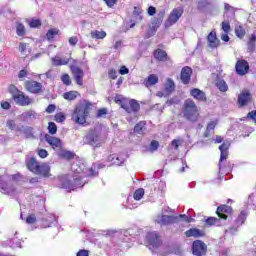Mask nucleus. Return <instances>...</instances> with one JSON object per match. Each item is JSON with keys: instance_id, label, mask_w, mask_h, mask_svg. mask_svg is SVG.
Masks as SVG:
<instances>
[{"instance_id": "51", "label": "nucleus", "mask_w": 256, "mask_h": 256, "mask_svg": "<svg viewBox=\"0 0 256 256\" xmlns=\"http://www.w3.org/2000/svg\"><path fill=\"white\" fill-rule=\"evenodd\" d=\"M55 121L57 123H63V121H65V115L63 113H57L55 115Z\"/></svg>"}, {"instance_id": "7", "label": "nucleus", "mask_w": 256, "mask_h": 256, "mask_svg": "<svg viewBox=\"0 0 256 256\" xmlns=\"http://www.w3.org/2000/svg\"><path fill=\"white\" fill-rule=\"evenodd\" d=\"M24 87L26 91L29 93H33L34 95H39V93H43V84L33 80H27L24 83Z\"/></svg>"}, {"instance_id": "31", "label": "nucleus", "mask_w": 256, "mask_h": 256, "mask_svg": "<svg viewBox=\"0 0 256 256\" xmlns=\"http://www.w3.org/2000/svg\"><path fill=\"white\" fill-rule=\"evenodd\" d=\"M15 191V188L11 186V184H2L0 186V193H3L4 195H11Z\"/></svg>"}, {"instance_id": "1", "label": "nucleus", "mask_w": 256, "mask_h": 256, "mask_svg": "<svg viewBox=\"0 0 256 256\" xmlns=\"http://www.w3.org/2000/svg\"><path fill=\"white\" fill-rule=\"evenodd\" d=\"M92 107L93 105L89 102L79 104L72 113V121L77 123V125H85V123H87V117H89V113L91 112Z\"/></svg>"}, {"instance_id": "52", "label": "nucleus", "mask_w": 256, "mask_h": 256, "mask_svg": "<svg viewBox=\"0 0 256 256\" xmlns=\"http://www.w3.org/2000/svg\"><path fill=\"white\" fill-rule=\"evenodd\" d=\"M37 154L39 155V157H41V159H45L49 155V152H47V150L45 149H39L37 151Z\"/></svg>"}, {"instance_id": "29", "label": "nucleus", "mask_w": 256, "mask_h": 256, "mask_svg": "<svg viewBox=\"0 0 256 256\" xmlns=\"http://www.w3.org/2000/svg\"><path fill=\"white\" fill-rule=\"evenodd\" d=\"M90 37L96 40L105 39V37H107V32L103 30H92L90 32Z\"/></svg>"}, {"instance_id": "24", "label": "nucleus", "mask_w": 256, "mask_h": 256, "mask_svg": "<svg viewBox=\"0 0 256 256\" xmlns=\"http://www.w3.org/2000/svg\"><path fill=\"white\" fill-rule=\"evenodd\" d=\"M51 167L47 163H42L38 166V171L36 172V175H43V177H49L50 176Z\"/></svg>"}, {"instance_id": "42", "label": "nucleus", "mask_w": 256, "mask_h": 256, "mask_svg": "<svg viewBox=\"0 0 256 256\" xmlns=\"http://www.w3.org/2000/svg\"><path fill=\"white\" fill-rule=\"evenodd\" d=\"M135 133H145V122H139L134 127Z\"/></svg>"}, {"instance_id": "8", "label": "nucleus", "mask_w": 256, "mask_h": 256, "mask_svg": "<svg viewBox=\"0 0 256 256\" xmlns=\"http://www.w3.org/2000/svg\"><path fill=\"white\" fill-rule=\"evenodd\" d=\"M193 255L203 256L207 253V245L201 240H196L192 244Z\"/></svg>"}, {"instance_id": "30", "label": "nucleus", "mask_w": 256, "mask_h": 256, "mask_svg": "<svg viewBox=\"0 0 256 256\" xmlns=\"http://www.w3.org/2000/svg\"><path fill=\"white\" fill-rule=\"evenodd\" d=\"M18 132L23 133L26 139H31V137H33V128L29 126H20Z\"/></svg>"}, {"instance_id": "49", "label": "nucleus", "mask_w": 256, "mask_h": 256, "mask_svg": "<svg viewBox=\"0 0 256 256\" xmlns=\"http://www.w3.org/2000/svg\"><path fill=\"white\" fill-rule=\"evenodd\" d=\"M18 49H19V52L21 53V55H27L26 54L27 53V44L20 43Z\"/></svg>"}, {"instance_id": "39", "label": "nucleus", "mask_w": 256, "mask_h": 256, "mask_svg": "<svg viewBox=\"0 0 256 256\" xmlns=\"http://www.w3.org/2000/svg\"><path fill=\"white\" fill-rule=\"evenodd\" d=\"M235 35L239 37V39H243L245 37V29L243 26L238 25L235 27Z\"/></svg>"}, {"instance_id": "26", "label": "nucleus", "mask_w": 256, "mask_h": 256, "mask_svg": "<svg viewBox=\"0 0 256 256\" xmlns=\"http://www.w3.org/2000/svg\"><path fill=\"white\" fill-rule=\"evenodd\" d=\"M46 141L54 149H61V140L57 137L46 136Z\"/></svg>"}, {"instance_id": "56", "label": "nucleus", "mask_w": 256, "mask_h": 256, "mask_svg": "<svg viewBox=\"0 0 256 256\" xmlns=\"http://www.w3.org/2000/svg\"><path fill=\"white\" fill-rule=\"evenodd\" d=\"M222 30L224 33H229V31H231V25L229 22H222Z\"/></svg>"}, {"instance_id": "15", "label": "nucleus", "mask_w": 256, "mask_h": 256, "mask_svg": "<svg viewBox=\"0 0 256 256\" xmlns=\"http://www.w3.org/2000/svg\"><path fill=\"white\" fill-rule=\"evenodd\" d=\"M142 13H143V9L137 6L134 7V10L132 13L133 20H131V24H130L131 29H133L136 23H141V21H143Z\"/></svg>"}, {"instance_id": "64", "label": "nucleus", "mask_w": 256, "mask_h": 256, "mask_svg": "<svg viewBox=\"0 0 256 256\" xmlns=\"http://www.w3.org/2000/svg\"><path fill=\"white\" fill-rule=\"evenodd\" d=\"M76 256H89V251L87 250H80Z\"/></svg>"}, {"instance_id": "44", "label": "nucleus", "mask_w": 256, "mask_h": 256, "mask_svg": "<svg viewBox=\"0 0 256 256\" xmlns=\"http://www.w3.org/2000/svg\"><path fill=\"white\" fill-rule=\"evenodd\" d=\"M7 127L8 129H11V131H19V129H21V126H17L13 120L7 122Z\"/></svg>"}, {"instance_id": "63", "label": "nucleus", "mask_w": 256, "mask_h": 256, "mask_svg": "<svg viewBox=\"0 0 256 256\" xmlns=\"http://www.w3.org/2000/svg\"><path fill=\"white\" fill-rule=\"evenodd\" d=\"M119 73L120 75H127V73H129V69L125 66H121Z\"/></svg>"}, {"instance_id": "3", "label": "nucleus", "mask_w": 256, "mask_h": 256, "mask_svg": "<svg viewBox=\"0 0 256 256\" xmlns=\"http://www.w3.org/2000/svg\"><path fill=\"white\" fill-rule=\"evenodd\" d=\"M84 143L90 145L93 149H99L103 146L104 140L103 135L101 134V129L94 128L90 130L84 137Z\"/></svg>"}, {"instance_id": "55", "label": "nucleus", "mask_w": 256, "mask_h": 256, "mask_svg": "<svg viewBox=\"0 0 256 256\" xmlns=\"http://www.w3.org/2000/svg\"><path fill=\"white\" fill-rule=\"evenodd\" d=\"M181 143H183V140L181 139H174L171 142V145L174 147V149L178 150L179 149V145H181Z\"/></svg>"}, {"instance_id": "2", "label": "nucleus", "mask_w": 256, "mask_h": 256, "mask_svg": "<svg viewBox=\"0 0 256 256\" xmlns=\"http://www.w3.org/2000/svg\"><path fill=\"white\" fill-rule=\"evenodd\" d=\"M182 113L185 119L191 123H197V121H199V108L197 107V104H195V102L191 99L185 100Z\"/></svg>"}, {"instance_id": "61", "label": "nucleus", "mask_w": 256, "mask_h": 256, "mask_svg": "<svg viewBox=\"0 0 256 256\" xmlns=\"http://www.w3.org/2000/svg\"><path fill=\"white\" fill-rule=\"evenodd\" d=\"M147 13H148V15H149L150 17H153V15H155V13H157V9H156L155 7H153V6H150V7L148 8Z\"/></svg>"}, {"instance_id": "13", "label": "nucleus", "mask_w": 256, "mask_h": 256, "mask_svg": "<svg viewBox=\"0 0 256 256\" xmlns=\"http://www.w3.org/2000/svg\"><path fill=\"white\" fill-rule=\"evenodd\" d=\"M231 146V144L229 142H224L222 145L219 146V150L221 152L220 155V163H219V169L221 171V169H223V166L221 165L223 163V161H225V159H227V157H229V147Z\"/></svg>"}, {"instance_id": "6", "label": "nucleus", "mask_w": 256, "mask_h": 256, "mask_svg": "<svg viewBox=\"0 0 256 256\" xmlns=\"http://www.w3.org/2000/svg\"><path fill=\"white\" fill-rule=\"evenodd\" d=\"M60 183V187L62 189H66L67 191H75L77 187H83L84 185L83 181H81L80 178H75L72 183L71 180L67 178V176L62 177L60 179Z\"/></svg>"}, {"instance_id": "18", "label": "nucleus", "mask_w": 256, "mask_h": 256, "mask_svg": "<svg viewBox=\"0 0 256 256\" xmlns=\"http://www.w3.org/2000/svg\"><path fill=\"white\" fill-rule=\"evenodd\" d=\"M177 217L175 216H169V215H158L156 218V223L159 225H171L172 223H175V220Z\"/></svg>"}, {"instance_id": "54", "label": "nucleus", "mask_w": 256, "mask_h": 256, "mask_svg": "<svg viewBox=\"0 0 256 256\" xmlns=\"http://www.w3.org/2000/svg\"><path fill=\"white\" fill-rule=\"evenodd\" d=\"M217 221H219V219H217L215 217H210V218L206 219L205 223H206V225H217Z\"/></svg>"}, {"instance_id": "60", "label": "nucleus", "mask_w": 256, "mask_h": 256, "mask_svg": "<svg viewBox=\"0 0 256 256\" xmlns=\"http://www.w3.org/2000/svg\"><path fill=\"white\" fill-rule=\"evenodd\" d=\"M108 77H110V79H117V71L110 69L108 71Z\"/></svg>"}, {"instance_id": "19", "label": "nucleus", "mask_w": 256, "mask_h": 256, "mask_svg": "<svg viewBox=\"0 0 256 256\" xmlns=\"http://www.w3.org/2000/svg\"><path fill=\"white\" fill-rule=\"evenodd\" d=\"M232 211L233 209L231 208V206L222 205L217 208L216 213L220 219L226 220L227 215L231 214Z\"/></svg>"}, {"instance_id": "12", "label": "nucleus", "mask_w": 256, "mask_h": 256, "mask_svg": "<svg viewBox=\"0 0 256 256\" xmlns=\"http://www.w3.org/2000/svg\"><path fill=\"white\" fill-rule=\"evenodd\" d=\"M141 106L137 103L136 100H126V103L122 104V109H125L127 113H137Z\"/></svg>"}, {"instance_id": "21", "label": "nucleus", "mask_w": 256, "mask_h": 256, "mask_svg": "<svg viewBox=\"0 0 256 256\" xmlns=\"http://www.w3.org/2000/svg\"><path fill=\"white\" fill-rule=\"evenodd\" d=\"M190 95H192V97L196 99V101H201V102L207 101V96L205 95V92L201 91L198 88L192 89L190 91Z\"/></svg>"}, {"instance_id": "43", "label": "nucleus", "mask_w": 256, "mask_h": 256, "mask_svg": "<svg viewBox=\"0 0 256 256\" xmlns=\"http://www.w3.org/2000/svg\"><path fill=\"white\" fill-rule=\"evenodd\" d=\"M59 34V30L57 29H50L48 30L46 37L49 41H51V39H54L55 36H57Z\"/></svg>"}, {"instance_id": "57", "label": "nucleus", "mask_w": 256, "mask_h": 256, "mask_svg": "<svg viewBox=\"0 0 256 256\" xmlns=\"http://www.w3.org/2000/svg\"><path fill=\"white\" fill-rule=\"evenodd\" d=\"M180 219H183V221H186V223H192L193 218L191 216H187L185 214H180Z\"/></svg>"}, {"instance_id": "4", "label": "nucleus", "mask_w": 256, "mask_h": 256, "mask_svg": "<svg viewBox=\"0 0 256 256\" xmlns=\"http://www.w3.org/2000/svg\"><path fill=\"white\" fill-rule=\"evenodd\" d=\"M165 19V9L160 10L157 15L152 18L151 25L148 30V37H153L155 33H157V29L161 27L163 24V20Z\"/></svg>"}, {"instance_id": "14", "label": "nucleus", "mask_w": 256, "mask_h": 256, "mask_svg": "<svg viewBox=\"0 0 256 256\" xmlns=\"http://www.w3.org/2000/svg\"><path fill=\"white\" fill-rule=\"evenodd\" d=\"M69 61V57L62 56L61 54H57L56 56L51 58V63L54 67H61L63 65H67Z\"/></svg>"}, {"instance_id": "62", "label": "nucleus", "mask_w": 256, "mask_h": 256, "mask_svg": "<svg viewBox=\"0 0 256 256\" xmlns=\"http://www.w3.org/2000/svg\"><path fill=\"white\" fill-rule=\"evenodd\" d=\"M55 109H56V106L54 104H50L47 108H46V113H55Z\"/></svg>"}, {"instance_id": "32", "label": "nucleus", "mask_w": 256, "mask_h": 256, "mask_svg": "<svg viewBox=\"0 0 256 256\" xmlns=\"http://www.w3.org/2000/svg\"><path fill=\"white\" fill-rule=\"evenodd\" d=\"M173 91H175V82L168 78L165 84V93L166 95H171Z\"/></svg>"}, {"instance_id": "25", "label": "nucleus", "mask_w": 256, "mask_h": 256, "mask_svg": "<svg viewBox=\"0 0 256 256\" xmlns=\"http://www.w3.org/2000/svg\"><path fill=\"white\" fill-rule=\"evenodd\" d=\"M27 168L29 169V171H31L32 173L37 174V172L39 171V162H37V159L35 158H30L27 162H26Z\"/></svg>"}, {"instance_id": "59", "label": "nucleus", "mask_w": 256, "mask_h": 256, "mask_svg": "<svg viewBox=\"0 0 256 256\" xmlns=\"http://www.w3.org/2000/svg\"><path fill=\"white\" fill-rule=\"evenodd\" d=\"M27 75H29V72H27L26 69H23V70H20V72L18 74V78L25 79V77H27Z\"/></svg>"}, {"instance_id": "45", "label": "nucleus", "mask_w": 256, "mask_h": 256, "mask_svg": "<svg viewBox=\"0 0 256 256\" xmlns=\"http://www.w3.org/2000/svg\"><path fill=\"white\" fill-rule=\"evenodd\" d=\"M48 131L51 135H55L57 133V125L54 122H49Z\"/></svg>"}, {"instance_id": "40", "label": "nucleus", "mask_w": 256, "mask_h": 256, "mask_svg": "<svg viewBox=\"0 0 256 256\" xmlns=\"http://www.w3.org/2000/svg\"><path fill=\"white\" fill-rule=\"evenodd\" d=\"M71 171L79 175L80 173H83V166L79 165L77 162H74L71 166Z\"/></svg>"}, {"instance_id": "48", "label": "nucleus", "mask_w": 256, "mask_h": 256, "mask_svg": "<svg viewBox=\"0 0 256 256\" xmlns=\"http://www.w3.org/2000/svg\"><path fill=\"white\" fill-rule=\"evenodd\" d=\"M61 156L64 157V159H73L75 154L71 151H63Z\"/></svg>"}, {"instance_id": "17", "label": "nucleus", "mask_w": 256, "mask_h": 256, "mask_svg": "<svg viewBox=\"0 0 256 256\" xmlns=\"http://www.w3.org/2000/svg\"><path fill=\"white\" fill-rule=\"evenodd\" d=\"M125 159H127V155L125 154H112L108 157V162L111 163V165H123L125 163Z\"/></svg>"}, {"instance_id": "9", "label": "nucleus", "mask_w": 256, "mask_h": 256, "mask_svg": "<svg viewBox=\"0 0 256 256\" xmlns=\"http://www.w3.org/2000/svg\"><path fill=\"white\" fill-rule=\"evenodd\" d=\"M13 99L15 103L21 107H27V105H31V103H33V99H31L29 96H26L23 92H17V94H14Z\"/></svg>"}, {"instance_id": "33", "label": "nucleus", "mask_w": 256, "mask_h": 256, "mask_svg": "<svg viewBox=\"0 0 256 256\" xmlns=\"http://www.w3.org/2000/svg\"><path fill=\"white\" fill-rule=\"evenodd\" d=\"M154 57L158 61H167V52H165L161 49H158L154 52Z\"/></svg>"}, {"instance_id": "20", "label": "nucleus", "mask_w": 256, "mask_h": 256, "mask_svg": "<svg viewBox=\"0 0 256 256\" xmlns=\"http://www.w3.org/2000/svg\"><path fill=\"white\" fill-rule=\"evenodd\" d=\"M251 101V93L249 91L244 90L238 96V103L241 107L247 105Z\"/></svg>"}, {"instance_id": "23", "label": "nucleus", "mask_w": 256, "mask_h": 256, "mask_svg": "<svg viewBox=\"0 0 256 256\" xmlns=\"http://www.w3.org/2000/svg\"><path fill=\"white\" fill-rule=\"evenodd\" d=\"M207 40L208 45L209 47H211V49L219 47V40L217 39V33L215 31L209 33Z\"/></svg>"}, {"instance_id": "36", "label": "nucleus", "mask_w": 256, "mask_h": 256, "mask_svg": "<svg viewBox=\"0 0 256 256\" xmlns=\"http://www.w3.org/2000/svg\"><path fill=\"white\" fill-rule=\"evenodd\" d=\"M247 219V211L243 210L241 211L240 215L238 216L237 220H236V224L239 225H243V223H245Z\"/></svg>"}, {"instance_id": "16", "label": "nucleus", "mask_w": 256, "mask_h": 256, "mask_svg": "<svg viewBox=\"0 0 256 256\" xmlns=\"http://www.w3.org/2000/svg\"><path fill=\"white\" fill-rule=\"evenodd\" d=\"M235 67L238 75H247L249 73V63L245 60H238Z\"/></svg>"}, {"instance_id": "41", "label": "nucleus", "mask_w": 256, "mask_h": 256, "mask_svg": "<svg viewBox=\"0 0 256 256\" xmlns=\"http://www.w3.org/2000/svg\"><path fill=\"white\" fill-rule=\"evenodd\" d=\"M255 43H256V36H255V34H252L250 36L249 41H248V49H249V51H254Z\"/></svg>"}, {"instance_id": "50", "label": "nucleus", "mask_w": 256, "mask_h": 256, "mask_svg": "<svg viewBox=\"0 0 256 256\" xmlns=\"http://www.w3.org/2000/svg\"><path fill=\"white\" fill-rule=\"evenodd\" d=\"M29 26L30 27H41V20H39V19H32L29 22Z\"/></svg>"}, {"instance_id": "10", "label": "nucleus", "mask_w": 256, "mask_h": 256, "mask_svg": "<svg viewBox=\"0 0 256 256\" xmlns=\"http://www.w3.org/2000/svg\"><path fill=\"white\" fill-rule=\"evenodd\" d=\"M146 243L152 249H157L161 245V239L157 232H150L146 235Z\"/></svg>"}, {"instance_id": "58", "label": "nucleus", "mask_w": 256, "mask_h": 256, "mask_svg": "<svg viewBox=\"0 0 256 256\" xmlns=\"http://www.w3.org/2000/svg\"><path fill=\"white\" fill-rule=\"evenodd\" d=\"M216 126H217V122L216 121H211L207 125V133H209V131H213V129H215Z\"/></svg>"}, {"instance_id": "38", "label": "nucleus", "mask_w": 256, "mask_h": 256, "mask_svg": "<svg viewBox=\"0 0 256 256\" xmlns=\"http://www.w3.org/2000/svg\"><path fill=\"white\" fill-rule=\"evenodd\" d=\"M145 195V190L143 188H139L134 192V199L135 201H141L143 196Z\"/></svg>"}, {"instance_id": "46", "label": "nucleus", "mask_w": 256, "mask_h": 256, "mask_svg": "<svg viewBox=\"0 0 256 256\" xmlns=\"http://www.w3.org/2000/svg\"><path fill=\"white\" fill-rule=\"evenodd\" d=\"M61 81L64 85H71V77L69 74H63L61 76Z\"/></svg>"}, {"instance_id": "5", "label": "nucleus", "mask_w": 256, "mask_h": 256, "mask_svg": "<svg viewBox=\"0 0 256 256\" xmlns=\"http://www.w3.org/2000/svg\"><path fill=\"white\" fill-rule=\"evenodd\" d=\"M182 15H183L182 7L174 8L168 15L166 21L164 22L165 29H169V27H173V25H175V23H177V21L181 19Z\"/></svg>"}, {"instance_id": "28", "label": "nucleus", "mask_w": 256, "mask_h": 256, "mask_svg": "<svg viewBox=\"0 0 256 256\" xmlns=\"http://www.w3.org/2000/svg\"><path fill=\"white\" fill-rule=\"evenodd\" d=\"M185 235L186 237H203V235H205V232L197 228H191L185 232Z\"/></svg>"}, {"instance_id": "37", "label": "nucleus", "mask_w": 256, "mask_h": 256, "mask_svg": "<svg viewBox=\"0 0 256 256\" xmlns=\"http://www.w3.org/2000/svg\"><path fill=\"white\" fill-rule=\"evenodd\" d=\"M16 33L19 37H23L26 33L25 31V26L22 23H17L16 24Z\"/></svg>"}, {"instance_id": "47", "label": "nucleus", "mask_w": 256, "mask_h": 256, "mask_svg": "<svg viewBox=\"0 0 256 256\" xmlns=\"http://www.w3.org/2000/svg\"><path fill=\"white\" fill-rule=\"evenodd\" d=\"M115 103H117L118 105H121V107H123V103H126L127 99L123 98V96L121 95H116L114 98Z\"/></svg>"}, {"instance_id": "34", "label": "nucleus", "mask_w": 256, "mask_h": 256, "mask_svg": "<svg viewBox=\"0 0 256 256\" xmlns=\"http://www.w3.org/2000/svg\"><path fill=\"white\" fill-rule=\"evenodd\" d=\"M77 95H79V92H77V91H70V92H65L63 94V97L67 101H74V99H77Z\"/></svg>"}, {"instance_id": "11", "label": "nucleus", "mask_w": 256, "mask_h": 256, "mask_svg": "<svg viewBox=\"0 0 256 256\" xmlns=\"http://www.w3.org/2000/svg\"><path fill=\"white\" fill-rule=\"evenodd\" d=\"M70 69L77 85L80 87L83 86V77H85V72H83V70L77 66H71Z\"/></svg>"}, {"instance_id": "27", "label": "nucleus", "mask_w": 256, "mask_h": 256, "mask_svg": "<svg viewBox=\"0 0 256 256\" xmlns=\"http://www.w3.org/2000/svg\"><path fill=\"white\" fill-rule=\"evenodd\" d=\"M159 83V76L156 74H150L145 80V86L147 88L153 87V85H157Z\"/></svg>"}, {"instance_id": "35", "label": "nucleus", "mask_w": 256, "mask_h": 256, "mask_svg": "<svg viewBox=\"0 0 256 256\" xmlns=\"http://www.w3.org/2000/svg\"><path fill=\"white\" fill-rule=\"evenodd\" d=\"M216 86L219 89V91H222V93H225L229 87L227 86V82L225 80H218L216 82Z\"/></svg>"}, {"instance_id": "22", "label": "nucleus", "mask_w": 256, "mask_h": 256, "mask_svg": "<svg viewBox=\"0 0 256 256\" xmlns=\"http://www.w3.org/2000/svg\"><path fill=\"white\" fill-rule=\"evenodd\" d=\"M191 73H193V70H191L190 67H184L181 71V81L184 83V85H187L189 81H191Z\"/></svg>"}, {"instance_id": "53", "label": "nucleus", "mask_w": 256, "mask_h": 256, "mask_svg": "<svg viewBox=\"0 0 256 256\" xmlns=\"http://www.w3.org/2000/svg\"><path fill=\"white\" fill-rule=\"evenodd\" d=\"M35 221H37L35 214H31L26 218V223H28V225H33V223H35Z\"/></svg>"}]
</instances>
